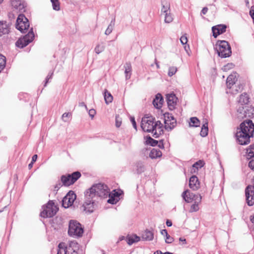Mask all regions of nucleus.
I'll use <instances>...</instances> for the list:
<instances>
[{
    "label": "nucleus",
    "mask_w": 254,
    "mask_h": 254,
    "mask_svg": "<svg viewBox=\"0 0 254 254\" xmlns=\"http://www.w3.org/2000/svg\"><path fill=\"white\" fill-rule=\"evenodd\" d=\"M110 191L108 187L103 183L93 185L84 192V202L80 207L81 210L92 213L97 207L99 201L107 198Z\"/></svg>",
    "instance_id": "1"
},
{
    "label": "nucleus",
    "mask_w": 254,
    "mask_h": 254,
    "mask_svg": "<svg viewBox=\"0 0 254 254\" xmlns=\"http://www.w3.org/2000/svg\"><path fill=\"white\" fill-rule=\"evenodd\" d=\"M237 142L241 145L248 144L251 138L254 137V124L252 120L247 119L242 122L237 128L235 133Z\"/></svg>",
    "instance_id": "2"
},
{
    "label": "nucleus",
    "mask_w": 254,
    "mask_h": 254,
    "mask_svg": "<svg viewBox=\"0 0 254 254\" xmlns=\"http://www.w3.org/2000/svg\"><path fill=\"white\" fill-rule=\"evenodd\" d=\"M219 57L221 58H228L232 54L231 47L225 40H218L214 47Z\"/></svg>",
    "instance_id": "3"
},
{
    "label": "nucleus",
    "mask_w": 254,
    "mask_h": 254,
    "mask_svg": "<svg viewBox=\"0 0 254 254\" xmlns=\"http://www.w3.org/2000/svg\"><path fill=\"white\" fill-rule=\"evenodd\" d=\"M83 228L76 220H71L69 222L68 234L74 238L81 237L83 233Z\"/></svg>",
    "instance_id": "4"
},
{
    "label": "nucleus",
    "mask_w": 254,
    "mask_h": 254,
    "mask_svg": "<svg viewBox=\"0 0 254 254\" xmlns=\"http://www.w3.org/2000/svg\"><path fill=\"white\" fill-rule=\"evenodd\" d=\"M42 208L40 216L43 218L53 217L59 210V208L53 200H49L45 205L43 206Z\"/></svg>",
    "instance_id": "5"
},
{
    "label": "nucleus",
    "mask_w": 254,
    "mask_h": 254,
    "mask_svg": "<svg viewBox=\"0 0 254 254\" xmlns=\"http://www.w3.org/2000/svg\"><path fill=\"white\" fill-rule=\"evenodd\" d=\"M81 175L79 171L63 175L61 177V181L64 186L68 187L73 185L81 177Z\"/></svg>",
    "instance_id": "6"
},
{
    "label": "nucleus",
    "mask_w": 254,
    "mask_h": 254,
    "mask_svg": "<svg viewBox=\"0 0 254 254\" xmlns=\"http://www.w3.org/2000/svg\"><path fill=\"white\" fill-rule=\"evenodd\" d=\"M35 37L33 28H31L28 33L20 37L15 43V46L19 48H23L32 42Z\"/></svg>",
    "instance_id": "7"
},
{
    "label": "nucleus",
    "mask_w": 254,
    "mask_h": 254,
    "mask_svg": "<svg viewBox=\"0 0 254 254\" xmlns=\"http://www.w3.org/2000/svg\"><path fill=\"white\" fill-rule=\"evenodd\" d=\"M155 118L148 115H145L141 120V127L142 129L147 132H153V126Z\"/></svg>",
    "instance_id": "8"
},
{
    "label": "nucleus",
    "mask_w": 254,
    "mask_h": 254,
    "mask_svg": "<svg viewBox=\"0 0 254 254\" xmlns=\"http://www.w3.org/2000/svg\"><path fill=\"white\" fill-rule=\"evenodd\" d=\"M29 26V22L27 18L23 14H20L16 19V28L21 33H26Z\"/></svg>",
    "instance_id": "9"
},
{
    "label": "nucleus",
    "mask_w": 254,
    "mask_h": 254,
    "mask_svg": "<svg viewBox=\"0 0 254 254\" xmlns=\"http://www.w3.org/2000/svg\"><path fill=\"white\" fill-rule=\"evenodd\" d=\"M182 196L185 201L188 203L194 201V202L200 203L202 196L200 194L191 192L190 190H186L182 194Z\"/></svg>",
    "instance_id": "10"
},
{
    "label": "nucleus",
    "mask_w": 254,
    "mask_h": 254,
    "mask_svg": "<svg viewBox=\"0 0 254 254\" xmlns=\"http://www.w3.org/2000/svg\"><path fill=\"white\" fill-rule=\"evenodd\" d=\"M76 198V195L74 192L72 190H69L62 199V206L65 208L69 207L72 205Z\"/></svg>",
    "instance_id": "11"
},
{
    "label": "nucleus",
    "mask_w": 254,
    "mask_h": 254,
    "mask_svg": "<svg viewBox=\"0 0 254 254\" xmlns=\"http://www.w3.org/2000/svg\"><path fill=\"white\" fill-rule=\"evenodd\" d=\"M78 243L71 241L69 243V246H66L64 243L62 242L58 245L59 250L57 254H69V250L72 247H77Z\"/></svg>",
    "instance_id": "12"
},
{
    "label": "nucleus",
    "mask_w": 254,
    "mask_h": 254,
    "mask_svg": "<svg viewBox=\"0 0 254 254\" xmlns=\"http://www.w3.org/2000/svg\"><path fill=\"white\" fill-rule=\"evenodd\" d=\"M166 99L169 110H173L175 109L178 100V99L176 97L175 94L173 92L170 94H167Z\"/></svg>",
    "instance_id": "13"
},
{
    "label": "nucleus",
    "mask_w": 254,
    "mask_h": 254,
    "mask_svg": "<svg viewBox=\"0 0 254 254\" xmlns=\"http://www.w3.org/2000/svg\"><path fill=\"white\" fill-rule=\"evenodd\" d=\"M12 7L20 12L25 11L26 3L24 0H10Z\"/></svg>",
    "instance_id": "14"
},
{
    "label": "nucleus",
    "mask_w": 254,
    "mask_h": 254,
    "mask_svg": "<svg viewBox=\"0 0 254 254\" xmlns=\"http://www.w3.org/2000/svg\"><path fill=\"white\" fill-rule=\"evenodd\" d=\"M227 26L225 24H219L212 27L213 36L216 38L219 35L223 34L226 31Z\"/></svg>",
    "instance_id": "15"
},
{
    "label": "nucleus",
    "mask_w": 254,
    "mask_h": 254,
    "mask_svg": "<svg viewBox=\"0 0 254 254\" xmlns=\"http://www.w3.org/2000/svg\"><path fill=\"white\" fill-rule=\"evenodd\" d=\"M189 187L193 190H197L200 187L198 179L195 175H193L190 178Z\"/></svg>",
    "instance_id": "16"
},
{
    "label": "nucleus",
    "mask_w": 254,
    "mask_h": 254,
    "mask_svg": "<svg viewBox=\"0 0 254 254\" xmlns=\"http://www.w3.org/2000/svg\"><path fill=\"white\" fill-rule=\"evenodd\" d=\"M164 102V99L160 93H157L153 100V104L156 109H160Z\"/></svg>",
    "instance_id": "17"
},
{
    "label": "nucleus",
    "mask_w": 254,
    "mask_h": 254,
    "mask_svg": "<svg viewBox=\"0 0 254 254\" xmlns=\"http://www.w3.org/2000/svg\"><path fill=\"white\" fill-rule=\"evenodd\" d=\"M237 81V73H234L228 76L227 78L226 85L228 88L231 89L236 82Z\"/></svg>",
    "instance_id": "18"
},
{
    "label": "nucleus",
    "mask_w": 254,
    "mask_h": 254,
    "mask_svg": "<svg viewBox=\"0 0 254 254\" xmlns=\"http://www.w3.org/2000/svg\"><path fill=\"white\" fill-rule=\"evenodd\" d=\"M142 239L144 241H151L154 238V233L152 231L146 229L141 235Z\"/></svg>",
    "instance_id": "19"
},
{
    "label": "nucleus",
    "mask_w": 254,
    "mask_h": 254,
    "mask_svg": "<svg viewBox=\"0 0 254 254\" xmlns=\"http://www.w3.org/2000/svg\"><path fill=\"white\" fill-rule=\"evenodd\" d=\"M9 32L8 24L5 21H0V36L7 34Z\"/></svg>",
    "instance_id": "20"
},
{
    "label": "nucleus",
    "mask_w": 254,
    "mask_h": 254,
    "mask_svg": "<svg viewBox=\"0 0 254 254\" xmlns=\"http://www.w3.org/2000/svg\"><path fill=\"white\" fill-rule=\"evenodd\" d=\"M140 240V238L135 234L132 236L127 235L126 238V241L129 245H131L134 243L138 242Z\"/></svg>",
    "instance_id": "21"
},
{
    "label": "nucleus",
    "mask_w": 254,
    "mask_h": 254,
    "mask_svg": "<svg viewBox=\"0 0 254 254\" xmlns=\"http://www.w3.org/2000/svg\"><path fill=\"white\" fill-rule=\"evenodd\" d=\"M161 12L164 14L170 12V4L166 0H161Z\"/></svg>",
    "instance_id": "22"
},
{
    "label": "nucleus",
    "mask_w": 254,
    "mask_h": 254,
    "mask_svg": "<svg viewBox=\"0 0 254 254\" xmlns=\"http://www.w3.org/2000/svg\"><path fill=\"white\" fill-rule=\"evenodd\" d=\"M244 116L245 117L252 118L254 116V107L250 106H245Z\"/></svg>",
    "instance_id": "23"
},
{
    "label": "nucleus",
    "mask_w": 254,
    "mask_h": 254,
    "mask_svg": "<svg viewBox=\"0 0 254 254\" xmlns=\"http://www.w3.org/2000/svg\"><path fill=\"white\" fill-rule=\"evenodd\" d=\"M162 152L159 149L153 148L149 153V157L151 159H156L161 157Z\"/></svg>",
    "instance_id": "24"
},
{
    "label": "nucleus",
    "mask_w": 254,
    "mask_h": 254,
    "mask_svg": "<svg viewBox=\"0 0 254 254\" xmlns=\"http://www.w3.org/2000/svg\"><path fill=\"white\" fill-rule=\"evenodd\" d=\"M254 157V143L251 144L246 149V158L249 160Z\"/></svg>",
    "instance_id": "25"
},
{
    "label": "nucleus",
    "mask_w": 254,
    "mask_h": 254,
    "mask_svg": "<svg viewBox=\"0 0 254 254\" xmlns=\"http://www.w3.org/2000/svg\"><path fill=\"white\" fill-rule=\"evenodd\" d=\"M124 67L125 68V73L126 74V79H128L130 78L131 74V65L130 63H127L125 64Z\"/></svg>",
    "instance_id": "26"
},
{
    "label": "nucleus",
    "mask_w": 254,
    "mask_h": 254,
    "mask_svg": "<svg viewBox=\"0 0 254 254\" xmlns=\"http://www.w3.org/2000/svg\"><path fill=\"white\" fill-rule=\"evenodd\" d=\"M238 102L239 103L241 104V105H245L247 104L249 102V97H248L247 94L244 93L241 94L240 96Z\"/></svg>",
    "instance_id": "27"
},
{
    "label": "nucleus",
    "mask_w": 254,
    "mask_h": 254,
    "mask_svg": "<svg viewBox=\"0 0 254 254\" xmlns=\"http://www.w3.org/2000/svg\"><path fill=\"white\" fill-rule=\"evenodd\" d=\"M136 172L137 174H141L145 170V166L143 162L139 161L136 163Z\"/></svg>",
    "instance_id": "28"
},
{
    "label": "nucleus",
    "mask_w": 254,
    "mask_h": 254,
    "mask_svg": "<svg viewBox=\"0 0 254 254\" xmlns=\"http://www.w3.org/2000/svg\"><path fill=\"white\" fill-rule=\"evenodd\" d=\"M176 125L177 121H167L166 124H165L164 128L167 131H171L176 127Z\"/></svg>",
    "instance_id": "29"
},
{
    "label": "nucleus",
    "mask_w": 254,
    "mask_h": 254,
    "mask_svg": "<svg viewBox=\"0 0 254 254\" xmlns=\"http://www.w3.org/2000/svg\"><path fill=\"white\" fill-rule=\"evenodd\" d=\"M104 97L105 101V103L107 104H109L111 103L113 101V97L109 92L107 89H105L104 92Z\"/></svg>",
    "instance_id": "30"
},
{
    "label": "nucleus",
    "mask_w": 254,
    "mask_h": 254,
    "mask_svg": "<svg viewBox=\"0 0 254 254\" xmlns=\"http://www.w3.org/2000/svg\"><path fill=\"white\" fill-rule=\"evenodd\" d=\"M208 132V122H205L202 125L201 127V129L200 132V135L202 137H205L207 135Z\"/></svg>",
    "instance_id": "31"
},
{
    "label": "nucleus",
    "mask_w": 254,
    "mask_h": 254,
    "mask_svg": "<svg viewBox=\"0 0 254 254\" xmlns=\"http://www.w3.org/2000/svg\"><path fill=\"white\" fill-rule=\"evenodd\" d=\"M146 144L151 145V146H155L157 145L158 141L152 138L150 135L146 136Z\"/></svg>",
    "instance_id": "32"
},
{
    "label": "nucleus",
    "mask_w": 254,
    "mask_h": 254,
    "mask_svg": "<svg viewBox=\"0 0 254 254\" xmlns=\"http://www.w3.org/2000/svg\"><path fill=\"white\" fill-rule=\"evenodd\" d=\"M189 124L190 127H198L200 125V121L196 117H191Z\"/></svg>",
    "instance_id": "33"
},
{
    "label": "nucleus",
    "mask_w": 254,
    "mask_h": 254,
    "mask_svg": "<svg viewBox=\"0 0 254 254\" xmlns=\"http://www.w3.org/2000/svg\"><path fill=\"white\" fill-rule=\"evenodd\" d=\"M164 118V124H166L167 121H176L174 117L172 114H170L168 112H166L163 114Z\"/></svg>",
    "instance_id": "34"
},
{
    "label": "nucleus",
    "mask_w": 254,
    "mask_h": 254,
    "mask_svg": "<svg viewBox=\"0 0 254 254\" xmlns=\"http://www.w3.org/2000/svg\"><path fill=\"white\" fill-rule=\"evenodd\" d=\"M115 17H114L111 21L110 24L107 27V29L105 32V34L107 35H109L113 31V27L115 25Z\"/></svg>",
    "instance_id": "35"
},
{
    "label": "nucleus",
    "mask_w": 254,
    "mask_h": 254,
    "mask_svg": "<svg viewBox=\"0 0 254 254\" xmlns=\"http://www.w3.org/2000/svg\"><path fill=\"white\" fill-rule=\"evenodd\" d=\"M204 164L205 163L203 160H199L192 165V168L193 169H196L197 170H198L199 169H200L203 167Z\"/></svg>",
    "instance_id": "36"
},
{
    "label": "nucleus",
    "mask_w": 254,
    "mask_h": 254,
    "mask_svg": "<svg viewBox=\"0 0 254 254\" xmlns=\"http://www.w3.org/2000/svg\"><path fill=\"white\" fill-rule=\"evenodd\" d=\"M109 199L107 200V202L112 204H116L119 201V199H117L112 195L109 191Z\"/></svg>",
    "instance_id": "37"
},
{
    "label": "nucleus",
    "mask_w": 254,
    "mask_h": 254,
    "mask_svg": "<svg viewBox=\"0 0 254 254\" xmlns=\"http://www.w3.org/2000/svg\"><path fill=\"white\" fill-rule=\"evenodd\" d=\"M245 105H241L237 109L238 117L239 118H243L244 111L246 109Z\"/></svg>",
    "instance_id": "38"
},
{
    "label": "nucleus",
    "mask_w": 254,
    "mask_h": 254,
    "mask_svg": "<svg viewBox=\"0 0 254 254\" xmlns=\"http://www.w3.org/2000/svg\"><path fill=\"white\" fill-rule=\"evenodd\" d=\"M6 64V58L3 55L0 54V72L5 67Z\"/></svg>",
    "instance_id": "39"
},
{
    "label": "nucleus",
    "mask_w": 254,
    "mask_h": 254,
    "mask_svg": "<svg viewBox=\"0 0 254 254\" xmlns=\"http://www.w3.org/2000/svg\"><path fill=\"white\" fill-rule=\"evenodd\" d=\"M112 195H113L117 199H120V196L123 194V191L121 190H113L112 192L110 193Z\"/></svg>",
    "instance_id": "40"
},
{
    "label": "nucleus",
    "mask_w": 254,
    "mask_h": 254,
    "mask_svg": "<svg viewBox=\"0 0 254 254\" xmlns=\"http://www.w3.org/2000/svg\"><path fill=\"white\" fill-rule=\"evenodd\" d=\"M105 49V46L103 45L98 44L95 48L94 51L97 54L102 53Z\"/></svg>",
    "instance_id": "41"
},
{
    "label": "nucleus",
    "mask_w": 254,
    "mask_h": 254,
    "mask_svg": "<svg viewBox=\"0 0 254 254\" xmlns=\"http://www.w3.org/2000/svg\"><path fill=\"white\" fill-rule=\"evenodd\" d=\"M200 203L194 202V203L190 206V212H193L197 211L199 209V204Z\"/></svg>",
    "instance_id": "42"
},
{
    "label": "nucleus",
    "mask_w": 254,
    "mask_h": 254,
    "mask_svg": "<svg viewBox=\"0 0 254 254\" xmlns=\"http://www.w3.org/2000/svg\"><path fill=\"white\" fill-rule=\"evenodd\" d=\"M71 113H64L63 114L62 118L64 122H67L69 121V119L71 118Z\"/></svg>",
    "instance_id": "43"
},
{
    "label": "nucleus",
    "mask_w": 254,
    "mask_h": 254,
    "mask_svg": "<svg viewBox=\"0 0 254 254\" xmlns=\"http://www.w3.org/2000/svg\"><path fill=\"white\" fill-rule=\"evenodd\" d=\"M165 22L166 23H170L172 21L173 18L172 15L170 13V12L166 13V14H165Z\"/></svg>",
    "instance_id": "44"
},
{
    "label": "nucleus",
    "mask_w": 254,
    "mask_h": 254,
    "mask_svg": "<svg viewBox=\"0 0 254 254\" xmlns=\"http://www.w3.org/2000/svg\"><path fill=\"white\" fill-rule=\"evenodd\" d=\"M177 71V68L174 66H171L169 68L168 75L169 76H172L174 75Z\"/></svg>",
    "instance_id": "45"
},
{
    "label": "nucleus",
    "mask_w": 254,
    "mask_h": 254,
    "mask_svg": "<svg viewBox=\"0 0 254 254\" xmlns=\"http://www.w3.org/2000/svg\"><path fill=\"white\" fill-rule=\"evenodd\" d=\"M163 124L160 121H157V122H154L153 126V131L157 129V128H163Z\"/></svg>",
    "instance_id": "46"
},
{
    "label": "nucleus",
    "mask_w": 254,
    "mask_h": 254,
    "mask_svg": "<svg viewBox=\"0 0 254 254\" xmlns=\"http://www.w3.org/2000/svg\"><path fill=\"white\" fill-rule=\"evenodd\" d=\"M52 3L54 10L58 11L60 9V4L59 0H58L57 2L55 1Z\"/></svg>",
    "instance_id": "47"
},
{
    "label": "nucleus",
    "mask_w": 254,
    "mask_h": 254,
    "mask_svg": "<svg viewBox=\"0 0 254 254\" xmlns=\"http://www.w3.org/2000/svg\"><path fill=\"white\" fill-rule=\"evenodd\" d=\"M122 124L121 118L119 117V115H116V126L117 127H119Z\"/></svg>",
    "instance_id": "48"
},
{
    "label": "nucleus",
    "mask_w": 254,
    "mask_h": 254,
    "mask_svg": "<svg viewBox=\"0 0 254 254\" xmlns=\"http://www.w3.org/2000/svg\"><path fill=\"white\" fill-rule=\"evenodd\" d=\"M249 160L250 161L248 163V166L251 170L254 171V157Z\"/></svg>",
    "instance_id": "49"
},
{
    "label": "nucleus",
    "mask_w": 254,
    "mask_h": 254,
    "mask_svg": "<svg viewBox=\"0 0 254 254\" xmlns=\"http://www.w3.org/2000/svg\"><path fill=\"white\" fill-rule=\"evenodd\" d=\"M165 237V242L167 244H170L173 242L174 241V239L173 237H171L169 234H168Z\"/></svg>",
    "instance_id": "50"
},
{
    "label": "nucleus",
    "mask_w": 254,
    "mask_h": 254,
    "mask_svg": "<svg viewBox=\"0 0 254 254\" xmlns=\"http://www.w3.org/2000/svg\"><path fill=\"white\" fill-rule=\"evenodd\" d=\"M53 74V71H50L45 79V83L44 86H46V84L49 82V79L52 78Z\"/></svg>",
    "instance_id": "51"
},
{
    "label": "nucleus",
    "mask_w": 254,
    "mask_h": 254,
    "mask_svg": "<svg viewBox=\"0 0 254 254\" xmlns=\"http://www.w3.org/2000/svg\"><path fill=\"white\" fill-rule=\"evenodd\" d=\"M249 14L251 18H252L253 20V23L254 24V5L251 6Z\"/></svg>",
    "instance_id": "52"
},
{
    "label": "nucleus",
    "mask_w": 254,
    "mask_h": 254,
    "mask_svg": "<svg viewBox=\"0 0 254 254\" xmlns=\"http://www.w3.org/2000/svg\"><path fill=\"white\" fill-rule=\"evenodd\" d=\"M130 122H131V124L132 125V126H133V128L136 130H137V125H136V122H135V118L133 117H130Z\"/></svg>",
    "instance_id": "53"
},
{
    "label": "nucleus",
    "mask_w": 254,
    "mask_h": 254,
    "mask_svg": "<svg viewBox=\"0 0 254 254\" xmlns=\"http://www.w3.org/2000/svg\"><path fill=\"white\" fill-rule=\"evenodd\" d=\"M63 186V184H62L60 182H59L55 186L54 189V191L55 192H57L61 188V187Z\"/></svg>",
    "instance_id": "54"
},
{
    "label": "nucleus",
    "mask_w": 254,
    "mask_h": 254,
    "mask_svg": "<svg viewBox=\"0 0 254 254\" xmlns=\"http://www.w3.org/2000/svg\"><path fill=\"white\" fill-rule=\"evenodd\" d=\"M234 66V64L232 63L228 64L225 66H224L223 69L224 71H226L227 70H229L230 68H232Z\"/></svg>",
    "instance_id": "55"
},
{
    "label": "nucleus",
    "mask_w": 254,
    "mask_h": 254,
    "mask_svg": "<svg viewBox=\"0 0 254 254\" xmlns=\"http://www.w3.org/2000/svg\"><path fill=\"white\" fill-rule=\"evenodd\" d=\"M180 41H181V43L183 45H185V44H187V43L188 42L187 37L185 35L182 36L180 38Z\"/></svg>",
    "instance_id": "56"
},
{
    "label": "nucleus",
    "mask_w": 254,
    "mask_h": 254,
    "mask_svg": "<svg viewBox=\"0 0 254 254\" xmlns=\"http://www.w3.org/2000/svg\"><path fill=\"white\" fill-rule=\"evenodd\" d=\"M96 114V111L94 109H92L89 110V115L91 117V118H93Z\"/></svg>",
    "instance_id": "57"
},
{
    "label": "nucleus",
    "mask_w": 254,
    "mask_h": 254,
    "mask_svg": "<svg viewBox=\"0 0 254 254\" xmlns=\"http://www.w3.org/2000/svg\"><path fill=\"white\" fill-rule=\"evenodd\" d=\"M154 254H174L172 253L167 252L165 253H162L161 251L158 250L156 252L154 253Z\"/></svg>",
    "instance_id": "58"
},
{
    "label": "nucleus",
    "mask_w": 254,
    "mask_h": 254,
    "mask_svg": "<svg viewBox=\"0 0 254 254\" xmlns=\"http://www.w3.org/2000/svg\"><path fill=\"white\" fill-rule=\"evenodd\" d=\"M158 146L161 149L164 148V143H163V140H161L158 142Z\"/></svg>",
    "instance_id": "59"
},
{
    "label": "nucleus",
    "mask_w": 254,
    "mask_h": 254,
    "mask_svg": "<svg viewBox=\"0 0 254 254\" xmlns=\"http://www.w3.org/2000/svg\"><path fill=\"white\" fill-rule=\"evenodd\" d=\"M152 133H153V136L155 138H158L160 136L159 133L157 132L156 129Z\"/></svg>",
    "instance_id": "60"
},
{
    "label": "nucleus",
    "mask_w": 254,
    "mask_h": 254,
    "mask_svg": "<svg viewBox=\"0 0 254 254\" xmlns=\"http://www.w3.org/2000/svg\"><path fill=\"white\" fill-rule=\"evenodd\" d=\"M161 234L162 235L164 236H166L168 233L167 232V231L166 229H163L161 231Z\"/></svg>",
    "instance_id": "61"
},
{
    "label": "nucleus",
    "mask_w": 254,
    "mask_h": 254,
    "mask_svg": "<svg viewBox=\"0 0 254 254\" xmlns=\"http://www.w3.org/2000/svg\"><path fill=\"white\" fill-rule=\"evenodd\" d=\"M208 9L207 7H204L201 10V13L203 14H205L207 13V12L208 11Z\"/></svg>",
    "instance_id": "62"
},
{
    "label": "nucleus",
    "mask_w": 254,
    "mask_h": 254,
    "mask_svg": "<svg viewBox=\"0 0 254 254\" xmlns=\"http://www.w3.org/2000/svg\"><path fill=\"white\" fill-rule=\"evenodd\" d=\"M166 224L168 227H171L172 226V222L171 220H170L169 219H167Z\"/></svg>",
    "instance_id": "63"
},
{
    "label": "nucleus",
    "mask_w": 254,
    "mask_h": 254,
    "mask_svg": "<svg viewBox=\"0 0 254 254\" xmlns=\"http://www.w3.org/2000/svg\"><path fill=\"white\" fill-rule=\"evenodd\" d=\"M37 158H38V156L37 154H35L32 157V161L31 162H35L37 159Z\"/></svg>",
    "instance_id": "64"
}]
</instances>
